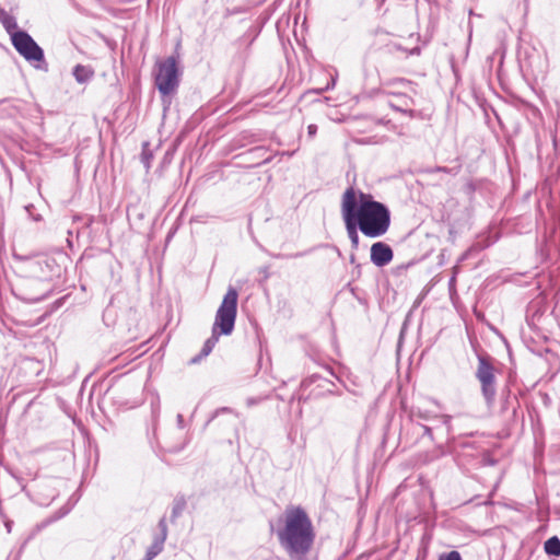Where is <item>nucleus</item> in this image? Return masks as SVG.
<instances>
[{"instance_id": "29", "label": "nucleus", "mask_w": 560, "mask_h": 560, "mask_svg": "<svg viewBox=\"0 0 560 560\" xmlns=\"http://www.w3.org/2000/svg\"><path fill=\"white\" fill-rule=\"evenodd\" d=\"M5 527H7L8 532H11V523L7 522Z\"/></svg>"}, {"instance_id": "3", "label": "nucleus", "mask_w": 560, "mask_h": 560, "mask_svg": "<svg viewBox=\"0 0 560 560\" xmlns=\"http://www.w3.org/2000/svg\"><path fill=\"white\" fill-rule=\"evenodd\" d=\"M237 299L236 289L230 287L217 311L212 334L203 343L201 357H207L212 351L221 335L229 336L233 332L237 313Z\"/></svg>"}, {"instance_id": "15", "label": "nucleus", "mask_w": 560, "mask_h": 560, "mask_svg": "<svg viewBox=\"0 0 560 560\" xmlns=\"http://www.w3.org/2000/svg\"><path fill=\"white\" fill-rule=\"evenodd\" d=\"M18 296L25 302L37 303V302L43 301L47 296V294H46V292H40V293L20 292L18 294Z\"/></svg>"}, {"instance_id": "20", "label": "nucleus", "mask_w": 560, "mask_h": 560, "mask_svg": "<svg viewBox=\"0 0 560 560\" xmlns=\"http://www.w3.org/2000/svg\"><path fill=\"white\" fill-rule=\"evenodd\" d=\"M221 412H224V413H233L234 411H233V409H231V408H229V407L220 408V409H218V410L214 412V415H213L212 419H213L214 417H217V416H218L219 413H221Z\"/></svg>"}, {"instance_id": "16", "label": "nucleus", "mask_w": 560, "mask_h": 560, "mask_svg": "<svg viewBox=\"0 0 560 560\" xmlns=\"http://www.w3.org/2000/svg\"><path fill=\"white\" fill-rule=\"evenodd\" d=\"M439 560H462V556L458 551H450L440 556Z\"/></svg>"}, {"instance_id": "28", "label": "nucleus", "mask_w": 560, "mask_h": 560, "mask_svg": "<svg viewBox=\"0 0 560 560\" xmlns=\"http://www.w3.org/2000/svg\"><path fill=\"white\" fill-rule=\"evenodd\" d=\"M354 261H355V256L352 254V255L350 256V262H351V264H354Z\"/></svg>"}, {"instance_id": "32", "label": "nucleus", "mask_w": 560, "mask_h": 560, "mask_svg": "<svg viewBox=\"0 0 560 560\" xmlns=\"http://www.w3.org/2000/svg\"><path fill=\"white\" fill-rule=\"evenodd\" d=\"M399 83H406L407 81L405 79H398L397 80Z\"/></svg>"}, {"instance_id": "7", "label": "nucleus", "mask_w": 560, "mask_h": 560, "mask_svg": "<svg viewBox=\"0 0 560 560\" xmlns=\"http://www.w3.org/2000/svg\"><path fill=\"white\" fill-rule=\"evenodd\" d=\"M370 258L376 267H384L393 260L394 252L388 244L376 242L371 246Z\"/></svg>"}, {"instance_id": "6", "label": "nucleus", "mask_w": 560, "mask_h": 560, "mask_svg": "<svg viewBox=\"0 0 560 560\" xmlns=\"http://www.w3.org/2000/svg\"><path fill=\"white\" fill-rule=\"evenodd\" d=\"M11 43L26 61L31 63L45 61L44 50L26 31L12 34Z\"/></svg>"}, {"instance_id": "30", "label": "nucleus", "mask_w": 560, "mask_h": 560, "mask_svg": "<svg viewBox=\"0 0 560 560\" xmlns=\"http://www.w3.org/2000/svg\"><path fill=\"white\" fill-rule=\"evenodd\" d=\"M419 52V48H413L410 54H418Z\"/></svg>"}, {"instance_id": "1", "label": "nucleus", "mask_w": 560, "mask_h": 560, "mask_svg": "<svg viewBox=\"0 0 560 560\" xmlns=\"http://www.w3.org/2000/svg\"><path fill=\"white\" fill-rule=\"evenodd\" d=\"M341 213H346L370 238L385 235L390 226V211L369 194L348 187L341 198Z\"/></svg>"}, {"instance_id": "10", "label": "nucleus", "mask_w": 560, "mask_h": 560, "mask_svg": "<svg viewBox=\"0 0 560 560\" xmlns=\"http://www.w3.org/2000/svg\"><path fill=\"white\" fill-rule=\"evenodd\" d=\"M396 97L398 102L395 103L393 101H389V106L397 112L409 114L410 117H413L415 112L409 108L410 104L412 103L411 98L405 94H399Z\"/></svg>"}, {"instance_id": "4", "label": "nucleus", "mask_w": 560, "mask_h": 560, "mask_svg": "<svg viewBox=\"0 0 560 560\" xmlns=\"http://www.w3.org/2000/svg\"><path fill=\"white\" fill-rule=\"evenodd\" d=\"M155 67L154 83L160 94L163 97L174 94L178 89L180 75L176 58L170 56L158 61Z\"/></svg>"}, {"instance_id": "2", "label": "nucleus", "mask_w": 560, "mask_h": 560, "mask_svg": "<svg viewBox=\"0 0 560 560\" xmlns=\"http://www.w3.org/2000/svg\"><path fill=\"white\" fill-rule=\"evenodd\" d=\"M281 526L276 529L280 546L291 557L304 558L312 549L315 540L313 523L301 506H287L279 520Z\"/></svg>"}, {"instance_id": "12", "label": "nucleus", "mask_w": 560, "mask_h": 560, "mask_svg": "<svg viewBox=\"0 0 560 560\" xmlns=\"http://www.w3.org/2000/svg\"><path fill=\"white\" fill-rule=\"evenodd\" d=\"M544 549L549 556H560V539L557 536L550 537L545 541Z\"/></svg>"}, {"instance_id": "31", "label": "nucleus", "mask_w": 560, "mask_h": 560, "mask_svg": "<svg viewBox=\"0 0 560 560\" xmlns=\"http://www.w3.org/2000/svg\"><path fill=\"white\" fill-rule=\"evenodd\" d=\"M143 160L145 161L147 166H149V162H148L149 156H145V155H144V156H143Z\"/></svg>"}, {"instance_id": "17", "label": "nucleus", "mask_w": 560, "mask_h": 560, "mask_svg": "<svg viewBox=\"0 0 560 560\" xmlns=\"http://www.w3.org/2000/svg\"><path fill=\"white\" fill-rule=\"evenodd\" d=\"M442 421V423L447 428V432H451V420H452V417L448 416V415H442L439 417Z\"/></svg>"}, {"instance_id": "22", "label": "nucleus", "mask_w": 560, "mask_h": 560, "mask_svg": "<svg viewBox=\"0 0 560 560\" xmlns=\"http://www.w3.org/2000/svg\"><path fill=\"white\" fill-rule=\"evenodd\" d=\"M335 84H336V80L332 78V79H331V82H330V83H328V84L326 85V88L318 90V93H320V92H323V91H327V90L332 89V88L335 86Z\"/></svg>"}, {"instance_id": "27", "label": "nucleus", "mask_w": 560, "mask_h": 560, "mask_svg": "<svg viewBox=\"0 0 560 560\" xmlns=\"http://www.w3.org/2000/svg\"><path fill=\"white\" fill-rule=\"evenodd\" d=\"M8 14V12L0 7V21H2V18H5V15Z\"/></svg>"}, {"instance_id": "26", "label": "nucleus", "mask_w": 560, "mask_h": 560, "mask_svg": "<svg viewBox=\"0 0 560 560\" xmlns=\"http://www.w3.org/2000/svg\"><path fill=\"white\" fill-rule=\"evenodd\" d=\"M416 415H417L419 418H422V419H429L428 415H427V413H424V412H422V411H420V410H419Z\"/></svg>"}, {"instance_id": "8", "label": "nucleus", "mask_w": 560, "mask_h": 560, "mask_svg": "<svg viewBox=\"0 0 560 560\" xmlns=\"http://www.w3.org/2000/svg\"><path fill=\"white\" fill-rule=\"evenodd\" d=\"M160 534H158L151 546L148 548L145 553V560H153L164 548V542L167 538V525L165 517L159 521Z\"/></svg>"}, {"instance_id": "23", "label": "nucleus", "mask_w": 560, "mask_h": 560, "mask_svg": "<svg viewBox=\"0 0 560 560\" xmlns=\"http://www.w3.org/2000/svg\"><path fill=\"white\" fill-rule=\"evenodd\" d=\"M176 419H177L178 427L183 428L184 427V417H183V415L178 413Z\"/></svg>"}, {"instance_id": "33", "label": "nucleus", "mask_w": 560, "mask_h": 560, "mask_svg": "<svg viewBox=\"0 0 560 560\" xmlns=\"http://www.w3.org/2000/svg\"><path fill=\"white\" fill-rule=\"evenodd\" d=\"M27 288H28L27 285L24 287V289H21L20 292H26L25 290H27Z\"/></svg>"}, {"instance_id": "24", "label": "nucleus", "mask_w": 560, "mask_h": 560, "mask_svg": "<svg viewBox=\"0 0 560 560\" xmlns=\"http://www.w3.org/2000/svg\"><path fill=\"white\" fill-rule=\"evenodd\" d=\"M257 402H258V399L253 398V397H250V398H248V399L246 400V405H247L248 407H250V406H253V405H256Z\"/></svg>"}, {"instance_id": "25", "label": "nucleus", "mask_w": 560, "mask_h": 560, "mask_svg": "<svg viewBox=\"0 0 560 560\" xmlns=\"http://www.w3.org/2000/svg\"><path fill=\"white\" fill-rule=\"evenodd\" d=\"M424 434L432 439V429L430 427L423 425Z\"/></svg>"}, {"instance_id": "19", "label": "nucleus", "mask_w": 560, "mask_h": 560, "mask_svg": "<svg viewBox=\"0 0 560 560\" xmlns=\"http://www.w3.org/2000/svg\"><path fill=\"white\" fill-rule=\"evenodd\" d=\"M317 132V126L314 124L308 125L307 127V133L311 138H313Z\"/></svg>"}, {"instance_id": "18", "label": "nucleus", "mask_w": 560, "mask_h": 560, "mask_svg": "<svg viewBox=\"0 0 560 560\" xmlns=\"http://www.w3.org/2000/svg\"><path fill=\"white\" fill-rule=\"evenodd\" d=\"M428 172L429 173H435V172L452 173V170L447 168L445 166H436L434 168L429 170Z\"/></svg>"}, {"instance_id": "11", "label": "nucleus", "mask_w": 560, "mask_h": 560, "mask_svg": "<svg viewBox=\"0 0 560 560\" xmlns=\"http://www.w3.org/2000/svg\"><path fill=\"white\" fill-rule=\"evenodd\" d=\"M7 33L10 35V38L12 39V34L20 33L22 30H19L16 19L11 15L7 14L5 18H2V21H0Z\"/></svg>"}, {"instance_id": "9", "label": "nucleus", "mask_w": 560, "mask_h": 560, "mask_svg": "<svg viewBox=\"0 0 560 560\" xmlns=\"http://www.w3.org/2000/svg\"><path fill=\"white\" fill-rule=\"evenodd\" d=\"M341 218H342V221L345 223L347 235H348V237L350 240V243H351V248L353 250H357L359 248V231H360V228L346 213H341Z\"/></svg>"}, {"instance_id": "14", "label": "nucleus", "mask_w": 560, "mask_h": 560, "mask_svg": "<svg viewBox=\"0 0 560 560\" xmlns=\"http://www.w3.org/2000/svg\"><path fill=\"white\" fill-rule=\"evenodd\" d=\"M73 75L79 83H84L92 77V72L84 66L77 65L73 69Z\"/></svg>"}, {"instance_id": "5", "label": "nucleus", "mask_w": 560, "mask_h": 560, "mask_svg": "<svg viewBox=\"0 0 560 560\" xmlns=\"http://www.w3.org/2000/svg\"><path fill=\"white\" fill-rule=\"evenodd\" d=\"M495 370L488 355H478L476 378L480 383L481 394L488 407L493 406L497 396Z\"/></svg>"}, {"instance_id": "21", "label": "nucleus", "mask_w": 560, "mask_h": 560, "mask_svg": "<svg viewBox=\"0 0 560 560\" xmlns=\"http://www.w3.org/2000/svg\"><path fill=\"white\" fill-rule=\"evenodd\" d=\"M42 284H43V282H42V281H39V280H30V281L27 282V287H30V289H33V288L39 287V285H42Z\"/></svg>"}, {"instance_id": "13", "label": "nucleus", "mask_w": 560, "mask_h": 560, "mask_svg": "<svg viewBox=\"0 0 560 560\" xmlns=\"http://www.w3.org/2000/svg\"><path fill=\"white\" fill-rule=\"evenodd\" d=\"M186 508V500L184 497H176L173 502L171 520L174 522L178 516L182 515Z\"/></svg>"}]
</instances>
